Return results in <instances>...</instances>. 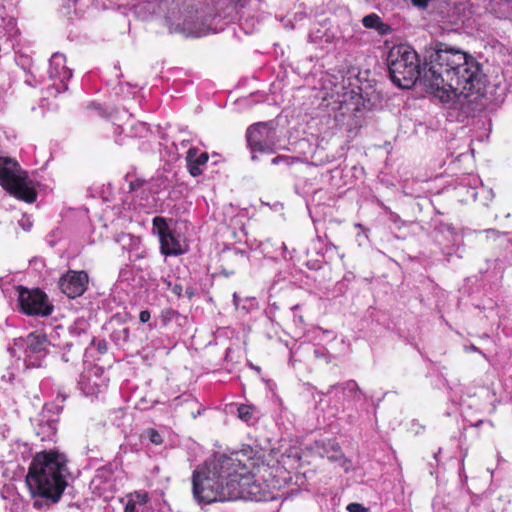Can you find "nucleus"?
<instances>
[{
    "instance_id": "nucleus-1",
    "label": "nucleus",
    "mask_w": 512,
    "mask_h": 512,
    "mask_svg": "<svg viewBox=\"0 0 512 512\" xmlns=\"http://www.w3.org/2000/svg\"><path fill=\"white\" fill-rule=\"evenodd\" d=\"M423 67L417 52L409 45H397L387 57L389 74L398 87L409 89L417 82L441 100L468 98L480 94L484 74L480 64L466 52L442 42H432L425 48Z\"/></svg>"
},
{
    "instance_id": "nucleus-2",
    "label": "nucleus",
    "mask_w": 512,
    "mask_h": 512,
    "mask_svg": "<svg viewBox=\"0 0 512 512\" xmlns=\"http://www.w3.org/2000/svg\"><path fill=\"white\" fill-rule=\"evenodd\" d=\"M68 463L67 455L56 448L37 452L26 476L32 495L58 503L68 485Z\"/></svg>"
},
{
    "instance_id": "nucleus-3",
    "label": "nucleus",
    "mask_w": 512,
    "mask_h": 512,
    "mask_svg": "<svg viewBox=\"0 0 512 512\" xmlns=\"http://www.w3.org/2000/svg\"><path fill=\"white\" fill-rule=\"evenodd\" d=\"M253 450H240L230 455L220 456V470L227 476V491L235 490L237 495L231 501L256 496L259 486L256 485L254 474L250 471L248 462L252 461Z\"/></svg>"
},
{
    "instance_id": "nucleus-4",
    "label": "nucleus",
    "mask_w": 512,
    "mask_h": 512,
    "mask_svg": "<svg viewBox=\"0 0 512 512\" xmlns=\"http://www.w3.org/2000/svg\"><path fill=\"white\" fill-rule=\"evenodd\" d=\"M220 470V457L212 468L195 470L192 478L194 498L199 503L210 504L217 501H231L237 495L235 490L227 491V476Z\"/></svg>"
},
{
    "instance_id": "nucleus-5",
    "label": "nucleus",
    "mask_w": 512,
    "mask_h": 512,
    "mask_svg": "<svg viewBox=\"0 0 512 512\" xmlns=\"http://www.w3.org/2000/svg\"><path fill=\"white\" fill-rule=\"evenodd\" d=\"M0 185L10 195L26 203H34L37 191L28 172L17 160L0 155Z\"/></svg>"
},
{
    "instance_id": "nucleus-6",
    "label": "nucleus",
    "mask_w": 512,
    "mask_h": 512,
    "mask_svg": "<svg viewBox=\"0 0 512 512\" xmlns=\"http://www.w3.org/2000/svg\"><path fill=\"white\" fill-rule=\"evenodd\" d=\"M17 292L20 311L25 315L48 317L52 314L54 306L41 289H29L19 285Z\"/></svg>"
},
{
    "instance_id": "nucleus-7",
    "label": "nucleus",
    "mask_w": 512,
    "mask_h": 512,
    "mask_svg": "<svg viewBox=\"0 0 512 512\" xmlns=\"http://www.w3.org/2000/svg\"><path fill=\"white\" fill-rule=\"evenodd\" d=\"M152 225L158 235L160 251L163 255L178 256L186 252L180 237L170 229L166 218L156 216L152 220Z\"/></svg>"
},
{
    "instance_id": "nucleus-8",
    "label": "nucleus",
    "mask_w": 512,
    "mask_h": 512,
    "mask_svg": "<svg viewBox=\"0 0 512 512\" xmlns=\"http://www.w3.org/2000/svg\"><path fill=\"white\" fill-rule=\"evenodd\" d=\"M26 347L24 350L25 354V365L27 368H38L42 366L43 359L47 354V347L49 341L47 336L32 332L27 335L25 339Z\"/></svg>"
},
{
    "instance_id": "nucleus-9",
    "label": "nucleus",
    "mask_w": 512,
    "mask_h": 512,
    "mask_svg": "<svg viewBox=\"0 0 512 512\" xmlns=\"http://www.w3.org/2000/svg\"><path fill=\"white\" fill-rule=\"evenodd\" d=\"M89 277L86 271L69 270L59 279L58 285L63 294L74 299L85 293Z\"/></svg>"
},
{
    "instance_id": "nucleus-10",
    "label": "nucleus",
    "mask_w": 512,
    "mask_h": 512,
    "mask_svg": "<svg viewBox=\"0 0 512 512\" xmlns=\"http://www.w3.org/2000/svg\"><path fill=\"white\" fill-rule=\"evenodd\" d=\"M174 408L180 409L184 416L195 419L201 414L203 408L198 400L191 394H183L173 400Z\"/></svg>"
},
{
    "instance_id": "nucleus-11",
    "label": "nucleus",
    "mask_w": 512,
    "mask_h": 512,
    "mask_svg": "<svg viewBox=\"0 0 512 512\" xmlns=\"http://www.w3.org/2000/svg\"><path fill=\"white\" fill-rule=\"evenodd\" d=\"M264 130H247V143L251 151L273 152L274 142L263 135Z\"/></svg>"
},
{
    "instance_id": "nucleus-12",
    "label": "nucleus",
    "mask_w": 512,
    "mask_h": 512,
    "mask_svg": "<svg viewBox=\"0 0 512 512\" xmlns=\"http://www.w3.org/2000/svg\"><path fill=\"white\" fill-rule=\"evenodd\" d=\"M49 76L52 79H59L61 82L69 80L71 71L66 67V58L61 53H54L49 62Z\"/></svg>"
},
{
    "instance_id": "nucleus-13",
    "label": "nucleus",
    "mask_w": 512,
    "mask_h": 512,
    "mask_svg": "<svg viewBox=\"0 0 512 512\" xmlns=\"http://www.w3.org/2000/svg\"><path fill=\"white\" fill-rule=\"evenodd\" d=\"M209 160L207 152L198 153L196 148H190L187 151L186 162L191 176L198 177L203 173L202 166H205Z\"/></svg>"
},
{
    "instance_id": "nucleus-14",
    "label": "nucleus",
    "mask_w": 512,
    "mask_h": 512,
    "mask_svg": "<svg viewBox=\"0 0 512 512\" xmlns=\"http://www.w3.org/2000/svg\"><path fill=\"white\" fill-rule=\"evenodd\" d=\"M315 447L321 457L337 462L344 458V454L339 443L334 439L316 441Z\"/></svg>"
},
{
    "instance_id": "nucleus-15",
    "label": "nucleus",
    "mask_w": 512,
    "mask_h": 512,
    "mask_svg": "<svg viewBox=\"0 0 512 512\" xmlns=\"http://www.w3.org/2000/svg\"><path fill=\"white\" fill-rule=\"evenodd\" d=\"M180 32L187 37H202L208 34V28L204 24L185 21Z\"/></svg>"
},
{
    "instance_id": "nucleus-16",
    "label": "nucleus",
    "mask_w": 512,
    "mask_h": 512,
    "mask_svg": "<svg viewBox=\"0 0 512 512\" xmlns=\"http://www.w3.org/2000/svg\"><path fill=\"white\" fill-rule=\"evenodd\" d=\"M128 498L134 499L136 504L145 505L150 501L148 492L137 490L127 495Z\"/></svg>"
},
{
    "instance_id": "nucleus-17",
    "label": "nucleus",
    "mask_w": 512,
    "mask_h": 512,
    "mask_svg": "<svg viewBox=\"0 0 512 512\" xmlns=\"http://www.w3.org/2000/svg\"><path fill=\"white\" fill-rule=\"evenodd\" d=\"M237 411L238 417L245 422H249L253 418L254 408L250 405L242 404L238 407Z\"/></svg>"
},
{
    "instance_id": "nucleus-18",
    "label": "nucleus",
    "mask_w": 512,
    "mask_h": 512,
    "mask_svg": "<svg viewBox=\"0 0 512 512\" xmlns=\"http://www.w3.org/2000/svg\"><path fill=\"white\" fill-rule=\"evenodd\" d=\"M145 435L149 439V441L154 445H161L164 441L161 434L154 428H148L145 431Z\"/></svg>"
},
{
    "instance_id": "nucleus-19",
    "label": "nucleus",
    "mask_w": 512,
    "mask_h": 512,
    "mask_svg": "<svg viewBox=\"0 0 512 512\" xmlns=\"http://www.w3.org/2000/svg\"><path fill=\"white\" fill-rule=\"evenodd\" d=\"M362 23L366 28H377L381 20L378 15L369 14L362 19Z\"/></svg>"
},
{
    "instance_id": "nucleus-20",
    "label": "nucleus",
    "mask_w": 512,
    "mask_h": 512,
    "mask_svg": "<svg viewBox=\"0 0 512 512\" xmlns=\"http://www.w3.org/2000/svg\"><path fill=\"white\" fill-rule=\"evenodd\" d=\"M146 180L143 178H136L129 183V189L130 191H137L138 189L142 188L146 184Z\"/></svg>"
},
{
    "instance_id": "nucleus-21",
    "label": "nucleus",
    "mask_w": 512,
    "mask_h": 512,
    "mask_svg": "<svg viewBox=\"0 0 512 512\" xmlns=\"http://www.w3.org/2000/svg\"><path fill=\"white\" fill-rule=\"evenodd\" d=\"M346 509L348 512H368L362 504L355 502L348 504Z\"/></svg>"
},
{
    "instance_id": "nucleus-22",
    "label": "nucleus",
    "mask_w": 512,
    "mask_h": 512,
    "mask_svg": "<svg viewBox=\"0 0 512 512\" xmlns=\"http://www.w3.org/2000/svg\"><path fill=\"white\" fill-rule=\"evenodd\" d=\"M412 5L418 9L425 10L433 0H410Z\"/></svg>"
},
{
    "instance_id": "nucleus-23",
    "label": "nucleus",
    "mask_w": 512,
    "mask_h": 512,
    "mask_svg": "<svg viewBox=\"0 0 512 512\" xmlns=\"http://www.w3.org/2000/svg\"><path fill=\"white\" fill-rule=\"evenodd\" d=\"M136 502L134 499L129 498L124 506L123 512H136Z\"/></svg>"
},
{
    "instance_id": "nucleus-24",
    "label": "nucleus",
    "mask_w": 512,
    "mask_h": 512,
    "mask_svg": "<svg viewBox=\"0 0 512 512\" xmlns=\"http://www.w3.org/2000/svg\"><path fill=\"white\" fill-rule=\"evenodd\" d=\"M89 109L94 110L99 116H106L104 109L98 104H91Z\"/></svg>"
},
{
    "instance_id": "nucleus-25",
    "label": "nucleus",
    "mask_w": 512,
    "mask_h": 512,
    "mask_svg": "<svg viewBox=\"0 0 512 512\" xmlns=\"http://www.w3.org/2000/svg\"><path fill=\"white\" fill-rule=\"evenodd\" d=\"M150 318H151V314L148 310H143L139 314V320L142 323H147L150 320Z\"/></svg>"
},
{
    "instance_id": "nucleus-26",
    "label": "nucleus",
    "mask_w": 512,
    "mask_h": 512,
    "mask_svg": "<svg viewBox=\"0 0 512 512\" xmlns=\"http://www.w3.org/2000/svg\"><path fill=\"white\" fill-rule=\"evenodd\" d=\"M346 388L350 391L359 392V387L355 381H349L346 383Z\"/></svg>"
},
{
    "instance_id": "nucleus-27",
    "label": "nucleus",
    "mask_w": 512,
    "mask_h": 512,
    "mask_svg": "<svg viewBox=\"0 0 512 512\" xmlns=\"http://www.w3.org/2000/svg\"><path fill=\"white\" fill-rule=\"evenodd\" d=\"M485 232L489 235H492L493 237H499L500 232L496 229H487Z\"/></svg>"
},
{
    "instance_id": "nucleus-28",
    "label": "nucleus",
    "mask_w": 512,
    "mask_h": 512,
    "mask_svg": "<svg viewBox=\"0 0 512 512\" xmlns=\"http://www.w3.org/2000/svg\"><path fill=\"white\" fill-rule=\"evenodd\" d=\"M286 158L284 156H277L275 158L272 159V163L273 164H278L280 161H285Z\"/></svg>"
},
{
    "instance_id": "nucleus-29",
    "label": "nucleus",
    "mask_w": 512,
    "mask_h": 512,
    "mask_svg": "<svg viewBox=\"0 0 512 512\" xmlns=\"http://www.w3.org/2000/svg\"><path fill=\"white\" fill-rule=\"evenodd\" d=\"M181 290H182L181 286H175V287H174V292H175L176 294H178V295H180Z\"/></svg>"
},
{
    "instance_id": "nucleus-30",
    "label": "nucleus",
    "mask_w": 512,
    "mask_h": 512,
    "mask_svg": "<svg viewBox=\"0 0 512 512\" xmlns=\"http://www.w3.org/2000/svg\"><path fill=\"white\" fill-rule=\"evenodd\" d=\"M260 125H261V123H256V124L251 125L250 128H259Z\"/></svg>"
},
{
    "instance_id": "nucleus-31",
    "label": "nucleus",
    "mask_w": 512,
    "mask_h": 512,
    "mask_svg": "<svg viewBox=\"0 0 512 512\" xmlns=\"http://www.w3.org/2000/svg\"><path fill=\"white\" fill-rule=\"evenodd\" d=\"M224 271H225V274H226V275L234 274V273H235V271H234V270H231V271H226V270H224Z\"/></svg>"
}]
</instances>
